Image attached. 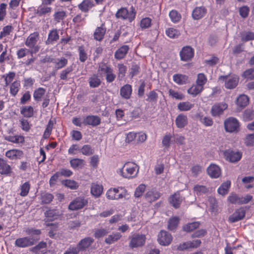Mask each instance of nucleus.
<instances>
[{"label":"nucleus","instance_id":"nucleus-1","mask_svg":"<svg viewBox=\"0 0 254 254\" xmlns=\"http://www.w3.org/2000/svg\"><path fill=\"white\" fill-rule=\"evenodd\" d=\"M98 71L100 72L101 74H104L107 83H111L113 82L116 78V75L114 72V70L111 65L105 63L101 62L99 64Z\"/></svg>","mask_w":254,"mask_h":254},{"label":"nucleus","instance_id":"nucleus-2","mask_svg":"<svg viewBox=\"0 0 254 254\" xmlns=\"http://www.w3.org/2000/svg\"><path fill=\"white\" fill-rule=\"evenodd\" d=\"M139 167L133 162H127L122 168L121 172L124 178L130 179L135 177L138 172Z\"/></svg>","mask_w":254,"mask_h":254},{"label":"nucleus","instance_id":"nucleus-3","mask_svg":"<svg viewBox=\"0 0 254 254\" xmlns=\"http://www.w3.org/2000/svg\"><path fill=\"white\" fill-rule=\"evenodd\" d=\"M39 39V32H34L31 33L26 39L25 44L30 49V54L32 55L38 52L40 50V46L37 45Z\"/></svg>","mask_w":254,"mask_h":254},{"label":"nucleus","instance_id":"nucleus-4","mask_svg":"<svg viewBox=\"0 0 254 254\" xmlns=\"http://www.w3.org/2000/svg\"><path fill=\"white\" fill-rule=\"evenodd\" d=\"M136 13L135 8L131 6L129 10L126 7L121 8L117 11L115 15L117 18L127 20L129 22H131L135 18Z\"/></svg>","mask_w":254,"mask_h":254},{"label":"nucleus","instance_id":"nucleus-5","mask_svg":"<svg viewBox=\"0 0 254 254\" xmlns=\"http://www.w3.org/2000/svg\"><path fill=\"white\" fill-rule=\"evenodd\" d=\"M46 92V89L43 87H38L33 92V98L36 102H39L42 100V107L45 108L48 107L50 103V99L48 96L44 98Z\"/></svg>","mask_w":254,"mask_h":254},{"label":"nucleus","instance_id":"nucleus-6","mask_svg":"<svg viewBox=\"0 0 254 254\" xmlns=\"http://www.w3.org/2000/svg\"><path fill=\"white\" fill-rule=\"evenodd\" d=\"M126 190L122 187L111 188L106 192V195L108 199L114 200L123 198L126 195Z\"/></svg>","mask_w":254,"mask_h":254},{"label":"nucleus","instance_id":"nucleus-7","mask_svg":"<svg viewBox=\"0 0 254 254\" xmlns=\"http://www.w3.org/2000/svg\"><path fill=\"white\" fill-rule=\"evenodd\" d=\"M129 246L133 249L143 246L145 242L146 237L144 235L134 234L129 237Z\"/></svg>","mask_w":254,"mask_h":254},{"label":"nucleus","instance_id":"nucleus-8","mask_svg":"<svg viewBox=\"0 0 254 254\" xmlns=\"http://www.w3.org/2000/svg\"><path fill=\"white\" fill-rule=\"evenodd\" d=\"M39 238L35 239L31 237H24L17 239L14 243L15 246L18 248H26L33 245Z\"/></svg>","mask_w":254,"mask_h":254},{"label":"nucleus","instance_id":"nucleus-9","mask_svg":"<svg viewBox=\"0 0 254 254\" xmlns=\"http://www.w3.org/2000/svg\"><path fill=\"white\" fill-rule=\"evenodd\" d=\"M239 127L238 121L233 117L229 118L224 122L225 129L227 132H237L239 130Z\"/></svg>","mask_w":254,"mask_h":254},{"label":"nucleus","instance_id":"nucleus-10","mask_svg":"<svg viewBox=\"0 0 254 254\" xmlns=\"http://www.w3.org/2000/svg\"><path fill=\"white\" fill-rule=\"evenodd\" d=\"M219 80L225 81V87L227 89H233L238 85L239 78L237 76H220Z\"/></svg>","mask_w":254,"mask_h":254},{"label":"nucleus","instance_id":"nucleus-11","mask_svg":"<svg viewBox=\"0 0 254 254\" xmlns=\"http://www.w3.org/2000/svg\"><path fill=\"white\" fill-rule=\"evenodd\" d=\"M246 209L241 207L236 209L234 212L228 217V221L230 223H235L244 218L246 215Z\"/></svg>","mask_w":254,"mask_h":254},{"label":"nucleus","instance_id":"nucleus-12","mask_svg":"<svg viewBox=\"0 0 254 254\" xmlns=\"http://www.w3.org/2000/svg\"><path fill=\"white\" fill-rule=\"evenodd\" d=\"M88 203L83 197H77L73 200L68 205V209L76 210L82 208Z\"/></svg>","mask_w":254,"mask_h":254},{"label":"nucleus","instance_id":"nucleus-13","mask_svg":"<svg viewBox=\"0 0 254 254\" xmlns=\"http://www.w3.org/2000/svg\"><path fill=\"white\" fill-rule=\"evenodd\" d=\"M194 53V50L191 47H184L180 52L181 60L184 62L190 61L193 58Z\"/></svg>","mask_w":254,"mask_h":254},{"label":"nucleus","instance_id":"nucleus-14","mask_svg":"<svg viewBox=\"0 0 254 254\" xmlns=\"http://www.w3.org/2000/svg\"><path fill=\"white\" fill-rule=\"evenodd\" d=\"M157 240L161 245L168 246L172 241V236L166 231L162 230L158 234Z\"/></svg>","mask_w":254,"mask_h":254},{"label":"nucleus","instance_id":"nucleus-15","mask_svg":"<svg viewBox=\"0 0 254 254\" xmlns=\"http://www.w3.org/2000/svg\"><path fill=\"white\" fill-rule=\"evenodd\" d=\"M83 124L86 126L96 127L101 124V119L98 116L88 115L84 118Z\"/></svg>","mask_w":254,"mask_h":254},{"label":"nucleus","instance_id":"nucleus-16","mask_svg":"<svg viewBox=\"0 0 254 254\" xmlns=\"http://www.w3.org/2000/svg\"><path fill=\"white\" fill-rule=\"evenodd\" d=\"M228 107V105L225 103H219L214 104L211 108V115L214 116H218L222 114L224 110Z\"/></svg>","mask_w":254,"mask_h":254},{"label":"nucleus","instance_id":"nucleus-17","mask_svg":"<svg viewBox=\"0 0 254 254\" xmlns=\"http://www.w3.org/2000/svg\"><path fill=\"white\" fill-rule=\"evenodd\" d=\"M225 156L227 160L234 163L239 161L242 158V154L240 152H234L231 150H227L224 152Z\"/></svg>","mask_w":254,"mask_h":254},{"label":"nucleus","instance_id":"nucleus-18","mask_svg":"<svg viewBox=\"0 0 254 254\" xmlns=\"http://www.w3.org/2000/svg\"><path fill=\"white\" fill-rule=\"evenodd\" d=\"M161 193L156 190L152 189L147 191L144 195L145 200L149 203H152L158 199Z\"/></svg>","mask_w":254,"mask_h":254},{"label":"nucleus","instance_id":"nucleus-19","mask_svg":"<svg viewBox=\"0 0 254 254\" xmlns=\"http://www.w3.org/2000/svg\"><path fill=\"white\" fill-rule=\"evenodd\" d=\"M208 175L212 178H218L221 174L219 167L215 164H211L207 169Z\"/></svg>","mask_w":254,"mask_h":254},{"label":"nucleus","instance_id":"nucleus-20","mask_svg":"<svg viewBox=\"0 0 254 254\" xmlns=\"http://www.w3.org/2000/svg\"><path fill=\"white\" fill-rule=\"evenodd\" d=\"M169 203L176 209L180 207L182 202V198L179 192H175L169 198Z\"/></svg>","mask_w":254,"mask_h":254},{"label":"nucleus","instance_id":"nucleus-21","mask_svg":"<svg viewBox=\"0 0 254 254\" xmlns=\"http://www.w3.org/2000/svg\"><path fill=\"white\" fill-rule=\"evenodd\" d=\"M106 28L104 24H102L99 27H97L94 32V39L98 41H101L104 38L106 34Z\"/></svg>","mask_w":254,"mask_h":254},{"label":"nucleus","instance_id":"nucleus-22","mask_svg":"<svg viewBox=\"0 0 254 254\" xmlns=\"http://www.w3.org/2000/svg\"><path fill=\"white\" fill-rule=\"evenodd\" d=\"M5 156L10 160H16L22 157L23 152L21 150L12 149L7 151L5 152Z\"/></svg>","mask_w":254,"mask_h":254},{"label":"nucleus","instance_id":"nucleus-23","mask_svg":"<svg viewBox=\"0 0 254 254\" xmlns=\"http://www.w3.org/2000/svg\"><path fill=\"white\" fill-rule=\"evenodd\" d=\"M207 9L204 6L196 7L192 12V17L194 20H199L204 16Z\"/></svg>","mask_w":254,"mask_h":254},{"label":"nucleus","instance_id":"nucleus-24","mask_svg":"<svg viewBox=\"0 0 254 254\" xmlns=\"http://www.w3.org/2000/svg\"><path fill=\"white\" fill-rule=\"evenodd\" d=\"M11 173V166L7 164L6 160L0 158V174L3 175L9 176Z\"/></svg>","mask_w":254,"mask_h":254},{"label":"nucleus","instance_id":"nucleus-25","mask_svg":"<svg viewBox=\"0 0 254 254\" xmlns=\"http://www.w3.org/2000/svg\"><path fill=\"white\" fill-rule=\"evenodd\" d=\"M47 244L46 242H40L38 245L33 247L31 251L35 254H45L47 252Z\"/></svg>","mask_w":254,"mask_h":254},{"label":"nucleus","instance_id":"nucleus-26","mask_svg":"<svg viewBox=\"0 0 254 254\" xmlns=\"http://www.w3.org/2000/svg\"><path fill=\"white\" fill-rule=\"evenodd\" d=\"M94 6V4L92 0H83L78 4V8L81 11L87 13Z\"/></svg>","mask_w":254,"mask_h":254},{"label":"nucleus","instance_id":"nucleus-27","mask_svg":"<svg viewBox=\"0 0 254 254\" xmlns=\"http://www.w3.org/2000/svg\"><path fill=\"white\" fill-rule=\"evenodd\" d=\"M94 242L91 237H86L80 241L77 245V249L79 251H83L88 248Z\"/></svg>","mask_w":254,"mask_h":254},{"label":"nucleus","instance_id":"nucleus-28","mask_svg":"<svg viewBox=\"0 0 254 254\" xmlns=\"http://www.w3.org/2000/svg\"><path fill=\"white\" fill-rule=\"evenodd\" d=\"M132 91V86L130 84H127L121 88L120 95L123 98L128 99L131 97Z\"/></svg>","mask_w":254,"mask_h":254},{"label":"nucleus","instance_id":"nucleus-29","mask_svg":"<svg viewBox=\"0 0 254 254\" xmlns=\"http://www.w3.org/2000/svg\"><path fill=\"white\" fill-rule=\"evenodd\" d=\"M175 123L177 127L180 128L184 127L188 123L187 115L183 114H179L176 118Z\"/></svg>","mask_w":254,"mask_h":254},{"label":"nucleus","instance_id":"nucleus-30","mask_svg":"<svg viewBox=\"0 0 254 254\" xmlns=\"http://www.w3.org/2000/svg\"><path fill=\"white\" fill-rule=\"evenodd\" d=\"M103 187L102 185L92 183L91 185L90 192L91 194L95 197H99L102 193Z\"/></svg>","mask_w":254,"mask_h":254},{"label":"nucleus","instance_id":"nucleus-31","mask_svg":"<svg viewBox=\"0 0 254 254\" xmlns=\"http://www.w3.org/2000/svg\"><path fill=\"white\" fill-rule=\"evenodd\" d=\"M129 50L127 45H123L119 48L115 53V58L117 60H121L125 57Z\"/></svg>","mask_w":254,"mask_h":254},{"label":"nucleus","instance_id":"nucleus-32","mask_svg":"<svg viewBox=\"0 0 254 254\" xmlns=\"http://www.w3.org/2000/svg\"><path fill=\"white\" fill-rule=\"evenodd\" d=\"M59 39V35L57 29H53L50 31L48 34V38L46 41V44H52L54 41H56Z\"/></svg>","mask_w":254,"mask_h":254},{"label":"nucleus","instance_id":"nucleus-33","mask_svg":"<svg viewBox=\"0 0 254 254\" xmlns=\"http://www.w3.org/2000/svg\"><path fill=\"white\" fill-rule=\"evenodd\" d=\"M204 89L200 85L195 83L191 85V86L188 89V94L195 97L200 94Z\"/></svg>","mask_w":254,"mask_h":254},{"label":"nucleus","instance_id":"nucleus-34","mask_svg":"<svg viewBox=\"0 0 254 254\" xmlns=\"http://www.w3.org/2000/svg\"><path fill=\"white\" fill-rule=\"evenodd\" d=\"M21 87L20 81L15 80L12 82L9 86V93L10 95L15 97L18 93Z\"/></svg>","mask_w":254,"mask_h":254},{"label":"nucleus","instance_id":"nucleus-35","mask_svg":"<svg viewBox=\"0 0 254 254\" xmlns=\"http://www.w3.org/2000/svg\"><path fill=\"white\" fill-rule=\"evenodd\" d=\"M45 216L48 218V219L50 221H53L55 219H58L60 216L59 211L56 209L49 208L45 213Z\"/></svg>","mask_w":254,"mask_h":254},{"label":"nucleus","instance_id":"nucleus-36","mask_svg":"<svg viewBox=\"0 0 254 254\" xmlns=\"http://www.w3.org/2000/svg\"><path fill=\"white\" fill-rule=\"evenodd\" d=\"M188 79L187 75L179 73L175 74L173 76V81L178 85L186 84Z\"/></svg>","mask_w":254,"mask_h":254},{"label":"nucleus","instance_id":"nucleus-37","mask_svg":"<svg viewBox=\"0 0 254 254\" xmlns=\"http://www.w3.org/2000/svg\"><path fill=\"white\" fill-rule=\"evenodd\" d=\"M20 114L25 118H31L34 115V108L31 106H24L20 108Z\"/></svg>","mask_w":254,"mask_h":254},{"label":"nucleus","instance_id":"nucleus-38","mask_svg":"<svg viewBox=\"0 0 254 254\" xmlns=\"http://www.w3.org/2000/svg\"><path fill=\"white\" fill-rule=\"evenodd\" d=\"M4 139L14 143H23L25 141L24 137L21 135L6 136L4 137Z\"/></svg>","mask_w":254,"mask_h":254},{"label":"nucleus","instance_id":"nucleus-39","mask_svg":"<svg viewBox=\"0 0 254 254\" xmlns=\"http://www.w3.org/2000/svg\"><path fill=\"white\" fill-rule=\"evenodd\" d=\"M51 62H52L55 64V68L57 69H61L66 65L68 63V61L64 58H62L61 59H58L57 60L52 59L51 60Z\"/></svg>","mask_w":254,"mask_h":254},{"label":"nucleus","instance_id":"nucleus-40","mask_svg":"<svg viewBox=\"0 0 254 254\" xmlns=\"http://www.w3.org/2000/svg\"><path fill=\"white\" fill-rule=\"evenodd\" d=\"M194 107V104L189 101L181 102L177 105L178 109L181 112L190 110Z\"/></svg>","mask_w":254,"mask_h":254},{"label":"nucleus","instance_id":"nucleus-41","mask_svg":"<svg viewBox=\"0 0 254 254\" xmlns=\"http://www.w3.org/2000/svg\"><path fill=\"white\" fill-rule=\"evenodd\" d=\"M89 84L91 88H96L99 86L101 83V79L96 74H93L88 79Z\"/></svg>","mask_w":254,"mask_h":254},{"label":"nucleus","instance_id":"nucleus-42","mask_svg":"<svg viewBox=\"0 0 254 254\" xmlns=\"http://www.w3.org/2000/svg\"><path fill=\"white\" fill-rule=\"evenodd\" d=\"M230 186V181H227L224 182L218 189L217 191L218 193L222 195H226L228 193Z\"/></svg>","mask_w":254,"mask_h":254},{"label":"nucleus","instance_id":"nucleus-43","mask_svg":"<svg viewBox=\"0 0 254 254\" xmlns=\"http://www.w3.org/2000/svg\"><path fill=\"white\" fill-rule=\"evenodd\" d=\"M121 237L122 235L119 232L112 233L105 239V242L107 244H111L119 240Z\"/></svg>","mask_w":254,"mask_h":254},{"label":"nucleus","instance_id":"nucleus-44","mask_svg":"<svg viewBox=\"0 0 254 254\" xmlns=\"http://www.w3.org/2000/svg\"><path fill=\"white\" fill-rule=\"evenodd\" d=\"M199 226V222H193L184 225L183 230L186 232H190L198 228Z\"/></svg>","mask_w":254,"mask_h":254},{"label":"nucleus","instance_id":"nucleus-45","mask_svg":"<svg viewBox=\"0 0 254 254\" xmlns=\"http://www.w3.org/2000/svg\"><path fill=\"white\" fill-rule=\"evenodd\" d=\"M180 222V218L177 216L172 217L168 221V229L170 230H175Z\"/></svg>","mask_w":254,"mask_h":254},{"label":"nucleus","instance_id":"nucleus-46","mask_svg":"<svg viewBox=\"0 0 254 254\" xmlns=\"http://www.w3.org/2000/svg\"><path fill=\"white\" fill-rule=\"evenodd\" d=\"M249 99L246 95H241L237 99L236 104L240 107H245L249 103Z\"/></svg>","mask_w":254,"mask_h":254},{"label":"nucleus","instance_id":"nucleus-47","mask_svg":"<svg viewBox=\"0 0 254 254\" xmlns=\"http://www.w3.org/2000/svg\"><path fill=\"white\" fill-rule=\"evenodd\" d=\"M193 191L197 195L206 194L208 192V189L203 185H196L193 189Z\"/></svg>","mask_w":254,"mask_h":254},{"label":"nucleus","instance_id":"nucleus-48","mask_svg":"<svg viewBox=\"0 0 254 254\" xmlns=\"http://www.w3.org/2000/svg\"><path fill=\"white\" fill-rule=\"evenodd\" d=\"M166 35L170 38H177L180 35V32L174 28H168L165 31Z\"/></svg>","mask_w":254,"mask_h":254},{"label":"nucleus","instance_id":"nucleus-49","mask_svg":"<svg viewBox=\"0 0 254 254\" xmlns=\"http://www.w3.org/2000/svg\"><path fill=\"white\" fill-rule=\"evenodd\" d=\"M54 195L49 192H44L41 195V200L42 204H49L51 203L53 199Z\"/></svg>","mask_w":254,"mask_h":254},{"label":"nucleus","instance_id":"nucleus-50","mask_svg":"<svg viewBox=\"0 0 254 254\" xmlns=\"http://www.w3.org/2000/svg\"><path fill=\"white\" fill-rule=\"evenodd\" d=\"M70 165L73 169L82 167L84 165V161L82 159L73 158L70 160Z\"/></svg>","mask_w":254,"mask_h":254},{"label":"nucleus","instance_id":"nucleus-51","mask_svg":"<svg viewBox=\"0 0 254 254\" xmlns=\"http://www.w3.org/2000/svg\"><path fill=\"white\" fill-rule=\"evenodd\" d=\"M78 51L79 54V60L82 62H85L88 58L87 54L83 46H80L78 48Z\"/></svg>","mask_w":254,"mask_h":254},{"label":"nucleus","instance_id":"nucleus-52","mask_svg":"<svg viewBox=\"0 0 254 254\" xmlns=\"http://www.w3.org/2000/svg\"><path fill=\"white\" fill-rule=\"evenodd\" d=\"M169 17L173 23H177L181 19V15L176 10H172L169 12Z\"/></svg>","mask_w":254,"mask_h":254},{"label":"nucleus","instance_id":"nucleus-53","mask_svg":"<svg viewBox=\"0 0 254 254\" xmlns=\"http://www.w3.org/2000/svg\"><path fill=\"white\" fill-rule=\"evenodd\" d=\"M118 77L119 80H122L126 75L127 67L123 64H118Z\"/></svg>","mask_w":254,"mask_h":254},{"label":"nucleus","instance_id":"nucleus-54","mask_svg":"<svg viewBox=\"0 0 254 254\" xmlns=\"http://www.w3.org/2000/svg\"><path fill=\"white\" fill-rule=\"evenodd\" d=\"M228 201L232 204H241V197L239 196L237 194L232 193L228 197Z\"/></svg>","mask_w":254,"mask_h":254},{"label":"nucleus","instance_id":"nucleus-55","mask_svg":"<svg viewBox=\"0 0 254 254\" xmlns=\"http://www.w3.org/2000/svg\"><path fill=\"white\" fill-rule=\"evenodd\" d=\"M168 93L170 96L177 100H181L185 98V95L183 93L179 92L172 89H170Z\"/></svg>","mask_w":254,"mask_h":254},{"label":"nucleus","instance_id":"nucleus-56","mask_svg":"<svg viewBox=\"0 0 254 254\" xmlns=\"http://www.w3.org/2000/svg\"><path fill=\"white\" fill-rule=\"evenodd\" d=\"M63 184L71 190H76L79 186L76 181L71 180H66L63 182Z\"/></svg>","mask_w":254,"mask_h":254},{"label":"nucleus","instance_id":"nucleus-57","mask_svg":"<svg viewBox=\"0 0 254 254\" xmlns=\"http://www.w3.org/2000/svg\"><path fill=\"white\" fill-rule=\"evenodd\" d=\"M207 81V79L206 75L202 73H200L197 74V78L196 80V83L204 87V85Z\"/></svg>","mask_w":254,"mask_h":254},{"label":"nucleus","instance_id":"nucleus-58","mask_svg":"<svg viewBox=\"0 0 254 254\" xmlns=\"http://www.w3.org/2000/svg\"><path fill=\"white\" fill-rule=\"evenodd\" d=\"M109 231L107 229L105 228H99L95 229L94 236L96 239L102 238L107 235Z\"/></svg>","mask_w":254,"mask_h":254},{"label":"nucleus","instance_id":"nucleus-59","mask_svg":"<svg viewBox=\"0 0 254 254\" xmlns=\"http://www.w3.org/2000/svg\"><path fill=\"white\" fill-rule=\"evenodd\" d=\"M54 124L53 121L50 120L47 125L46 128L44 131L43 137L44 138H48L52 132Z\"/></svg>","mask_w":254,"mask_h":254},{"label":"nucleus","instance_id":"nucleus-60","mask_svg":"<svg viewBox=\"0 0 254 254\" xmlns=\"http://www.w3.org/2000/svg\"><path fill=\"white\" fill-rule=\"evenodd\" d=\"M30 189V185L29 182H25L20 187V195L22 196H25L28 195Z\"/></svg>","mask_w":254,"mask_h":254},{"label":"nucleus","instance_id":"nucleus-61","mask_svg":"<svg viewBox=\"0 0 254 254\" xmlns=\"http://www.w3.org/2000/svg\"><path fill=\"white\" fill-rule=\"evenodd\" d=\"M80 150L82 154L86 156L91 155L94 153V149L88 144L83 145Z\"/></svg>","mask_w":254,"mask_h":254},{"label":"nucleus","instance_id":"nucleus-62","mask_svg":"<svg viewBox=\"0 0 254 254\" xmlns=\"http://www.w3.org/2000/svg\"><path fill=\"white\" fill-rule=\"evenodd\" d=\"M146 189V186L141 184L139 185L135 189L134 195L135 197H140L142 195Z\"/></svg>","mask_w":254,"mask_h":254},{"label":"nucleus","instance_id":"nucleus-63","mask_svg":"<svg viewBox=\"0 0 254 254\" xmlns=\"http://www.w3.org/2000/svg\"><path fill=\"white\" fill-rule=\"evenodd\" d=\"M15 76V73L14 72H9L3 75L4 78L5 84L6 86L9 85L13 80Z\"/></svg>","mask_w":254,"mask_h":254},{"label":"nucleus","instance_id":"nucleus-64","mask_svg":"<svg viewBox=\"0 0 254 254\" xmlns=\"http://www.w3.org/2000/svg\"><path fill=\"white\" fill-rule=\"evenodd\" d=\"M66 16V12L64 11H56L54 14L55 20L57 22H60Z\"/></svg>","mask_w":254,"mask_h":254}]
</instances>
